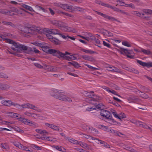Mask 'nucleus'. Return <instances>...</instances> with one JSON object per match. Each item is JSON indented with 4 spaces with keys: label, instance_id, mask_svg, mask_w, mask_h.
<instances>
[{
    "label": "nucleus",
    "instance_id": "obj_46",
    "mask_svg": "<svg viewBox=\"0 0 152 152\" xmlns=\"http://www.w3.org/2000/svg\"><path fill=\"white\" fill-rule=\"evenodd\" d=\"M78 144L83 148L87 147L88 146L87 144L81 142H79Z\"/></svg>",
    "mask_w": 152,
    "mask_h": 152
},
{
    "label": "nucleus",
    "instance_id": "obj_32",
    "mask_svg": "<svg viewBox=\"0 0 152 152\" xmlns=\"http://www.w3.org/2000/svg\"><path fill=\"white\" fill-rule=\"evenodd\" d=\"M8 114H10V115L14 118H19L20 115H18L17 113H14L12 112H8Z\"/></svg>",
    "mask_w": 152,
    "mask_h": 152
},
{
    "label": "nucleus",
    "instance_id": "obj_31",
    "mask_svg": "<svg viewBox=\"0 0 152 152\" xmlns=\"http://www.w3.org/2000/svg\"><path fill=\"white\" fill-rule=\"evenodd\" d=\"M113 69H108V70L110 71H112L114 72H116L119 73H121V70L115 67H113Z\"/></svg>",
    "mask_w": 152,
    "mask_h": 152
},
{
    "label": "nucleus",
    "instance_id": "obj_28",
    "mask_svg": "<svg viewBox=\"0 0 152 152\" xmlns=\"http://www.w3.org/2000/svg\"><path fill=\"white\" fill-rule=\"evenodd\" d=\"M106 18L109 19V20H111V21H115L119 23H121V22L120 21H119L117 19H115L114 17L109 16L107 15Z\"/></svg>",
    "mask_w": 152,
    "mask_h": 152
},
{
    "label": "nucleus",
    "instance_id": "obj_14",
    "mask_svg": "<svg viewBox=\"0 0 152 152\" xmlns=\"http://www.w3.org/2000/svg\"><path fill=\"white\" fill-rule=\"evenodd\" d=\"M26 106L28 108L33 109V110H37L38 111H39V109H37L36 108H37V107L33 105L32 104L29 103H27V104H23V106Z\"/></svg>",
    "mask_w": 152,
    "mask_h": 152
},
{
    "label": "nucleus",
    "instance_id": "obj_52",
    "mask_svg": "<svg viewBox=\"0 0 152 152\" xmlns=\"http://www.w3.org/2000/svg\"><path fill=\"white\" fill-rule=\"evenodd\" d=\"M106 89V90L107 91L109 92H110V93H111L115 95H117L116 92L114 90H112V89L110 90V89L109 88H107Z\"/></svg>",
    "mask_w": 152,
    "mask_h": 152
},
{
    "label": "nucleus",
    "instance_id": "obj_21",
    "mask_svg": "<svg viewBox=\"0 0 152 152\" xmlns=\"http://www.w3.org/2000/svg\"><path fill=\"white\" fill-rule=\"evenodd\" d=\"M110 131L111 133L114 134L116 136H118L119 137H121V136L120 135V134L122 135H125L124 134L122 133H121L118 132L117 131L113 129H110Z\"/></svg>",
    "mask_w": 152,
    "mask_h": 152
},
{
    "label": "nucleus",
    "instance_id": "obj_7",
    "mask_svg": "<svg viewBox=\"0 0 152 152\" xmlns=\"http://www.w3.org/2000/svg\"><path fill=\"white\" fill-rule=\"evenodd\" d=\"M44 31L48 33L51 34H60V31L56 29H49L45 28L44 30Z\"/></svg>",
    "mask_w": 152,
    "mask_h": 152
},
{
    "label": "nucleus",
    "instance_id": "obj_2",
    "mask_svg": "<svg viewBox=\"0 0 152 152\" xmlns=\"http://www.w3.org/2000/svg\"><path fill=\"white\" fill-rule=\"evenodd\" d=\"M100 113V115L104 118V120L107 122L111 124H117V122L113 119L112 115L109 111L103 110H101Z\"/></svg>",
    "mask_w": 152,
    "mask_h": 152
},
{
    "label": "nucleus",
    "instance_id": "obj_51",
    "mask_svg": "<svg viewBox=\"0 0 152 152\" xmlns=\"http://www.w3.org/2000/svg\"><path fill=\"white\" fill-rule=\"evenodd\" d=\"M54 148L58 151H63L64 152H66V151H63L62 150V147L60 146H54Z\"/></svg>",
    "mask_w": 152,
    "mask_h": 152
},
{
    "label": "nucleus",
    "instance_id": "obj_3",
    "mask_svg": "<svg viewBox=\"0 0 152 152\" xmlns=\"http://www.w3.org/2000/svg\"><path fill=\"white\" fill-rule=\"evenodd\" d=\"M21 31L26 34H34L35 31H37L39 33L42 32L41 30L39 27L33 26L30 27H23L22 28Z\"/></svg>",
    "mask_w": 152,
    "mask_h": 152
},
{
    "label": "nucleus",
    "instance_id": "obj_5",
    "mask_svg": "<svg viewBox=\"0 0 152 152\" xmlns=\"http://www.w3.org/2000/svg\"><path fill=\"white\" fill-rule=\"evenodd\" d=\"M132 123L135 124L137 126L140 127H142L144 128L148 129L149 128V126L139 121H138L135 120H132L130 121Z\"/></svg>",
    "mask_w": 152,
    "mask_h": 152
},
{
    "label": "nucleus",
    "instance_id": "obj_29",
    "mask_svg": "<svg viewBox=\"0 0 152 152\" xmlns=\"http://www.w3.org/2000/svg\"><path fill=\"white\" fill-rule=\"evenodd\" d=\"M124 148L131 152H137L135 150L133 149L132 148L129 146H125V147H124Z\"/></svg>",
    "mask_w": 152,
    "mask_h": 152
},
{
    "label": "nucleus",
    "instance_id": "obj_53",
    "mask_svg": "<svg viewBox=\"0 0 152 152\" xmlns=\"http://www.w3.org/2000/svg\"><path fill=\"white\" fill-rule=\"evenodd\" d=\"M45 125L49 127H50L51 129H54L55 130L56 128V126L52 124H50L48 123H46L45 124Z\"/></svg>",
    "mask_w": 152,
    "mask_h": 152
},
{
    "label": "nucleus",
    "instance_id": "obj_20",
    "mask_svg": "<svg viewBox=\"0 0 152 152\" xmlns=\"http://www.w3.org/2000/svg\"><path fill=\"white\" fill-rule=\"evenodd\" d=\"M36 131L37 133H40L43 135H47L48 134V132L45 130H42L39 129H37Z\"/></svg>",
    "mask_w": 152,
    "mask_h": 152
},
{
    "label": "nucleus",
    "instance_id": "obj_43",
    "mask_svg": "<svg viewBox=\"0 0 152 152\" xmlns=\"http://www.w3.org/2000/svg\"><path fill=\"white\" fill-rule=\"evenodd\" d=\"M89 39L90 40H94L96 39L95 37L92 34L89 33L88 34Z\"/></svg>",
    "mask_w": 152,
    "mask_h": 152
},
{
    "label": "nucleus",
    "instance_id": "obj_19",
    "mask_svg": "<svg viewBox=\"0 0 152 152\" xmlns=\"http://www.w3.org/2000/svg\"><path fill=\"white\" fill-rule=\"evenodd\" d=\"M72 5H69L67 4H62L61 8L65 10H71Z\"/></svg>",
    "mask_w": 152,
    "mask_h": 152
},
{
    "label": "nucleus",
    "instance_id": "obj_17",
    "mask_svg": "<svg viewBox=\"0 0 152 152\" xmlns=\"http://www.w3.org/2000/svg\"><path fill=\"white\" fill-rule=\"evenodd\" d=\"M10 87V86L7 84L0 83V89L2 90L8 89Z\"/></svg>",
    "mask_w": 152,
    "mask_h": 152
},
{
    "label": "nucleus",
    "instance_id": "obj_40",
    "mask_svg": "<svg viewBox=\"0 0 152 152\" xmlns=\"http://www.w3.org/2000/svg\"><path fill=\"white\" fill-rule=\"evenodd\" d=\"M32 44L35 45L40 47H43V44L37 41L35 42L32 43Z\"/></svg>",
    "mask_w": 152,
    "mask_h": 152
},
{
    "label": "nucleus",
    "instance_id": "obj_13",
    "mask_svg": "<svg viewBox=\"0 0 152 152\" xmlns=\"http://www.w3.org/2000/svg\"><path fill=\"white\" fill-rule=\"evenodd\" d=\"M76 10H77L82 12H84L85 9L81 8L80 7H77L76 6H72L71 10V11L72 12V11H75Z\"/></svg>",
    "mask_w": 152,
    "mask_h": 152
},
{
    "label": "nucleus",
    "instance_id": "obj_11",
    "mask_svg": "<svg viewBox=\"0 0 152 152\" xmlns=\"http://www.w3.org/2000/svg\"><path fill=\"white\" fill-rule=\"evenodd\" d=\"M64 26H65L63 28H62V29L64 31L69 32H72L73 33H75L76 32V30L75 29L68 27L67 26L66 24Z\"/></svg>",
    "mask_w": 152,
    "mask_h": 152
},
{
    "label": "nucleus",
    "instance_id": "obj_25",
    "mask_svg": "<svg viewBox=\"0 0 152 152\" xmlns=\"http://www.w3.org/2000/svg\"><path fill=\"white\" fill-rule=\"evenodd\" d=\"M11 100H3L1 101V103L4 105L7 106H10Z\"/></svg>",
    "mask_w": 152,
    "mask_h": 152
},
{
    "label": "nucleus",
    "instance_id": "obj_49",
    "mask_svg": "<svg viewBox=\"0 0 152 152\" xmlns=\"http://www.w3.org/2000/svg\"><path fill=\"white\" fill-rule=\"evenodd\" d=\"M28 123V124H27V125H28L30 126H32L33 127H35L36 126L35 123L34 122L30 121L29 120Z\"/></svg>",
    "mask_w": 152,
    "mask_h": 152
},
{
    "label": "nucleus",
    "instance_id": "obj_26",
    "mask_svg": "<svg viewBox=\"0 0 152 152\" xmlns=\"http://www.w3.org/2000/svg\"><path fill=\"white\" fill-rule=\"evenodd\" d=\"M141 52L143 53L144 54L147 55H149L151 54V52L150 50H147L143 48H140Z\"/></svg>",
    "mask_w": 152,
    "mask_h": 152
},
{
    "label": "nucleus",
    "instance_id": "obj_10",
    "mask_svg": "<svg viewBox=\"0 0 152 152\" xmlns=\"http://www.w3.org/2000/svg\"><path fill=\"white\" fill-rule=\"evenodd\" d=\"M137 62L140 65L143 66H146L147 67H152V63H146L142 62L141 61L137 60Z\"/></svg>",
    "mask_w": 152,
    "mask_h": 152
},
{
    "label": "nucleus",
    "instance_id": "obj_30",
    "mask_svg": "<svg viewBox=\"0 0 152 152\" xmlns=\"http://www.w3.org/2000/svg\"><path fill=\"white\" fill-rule=\"evenodd\" d=\"M142 12L147 15H152V10L148 9L143 10Z\"/></svg>",
    "mask_w": 152,
    "mask_h": 152
},
{
    "label": "nucleus",
    "instance_id": "obj_39",
    "mask_svg": "<svg viewBox=\"0 0 152 152\" xmlns=\"http://www.w3.org/2000/svg\"><path fill=\"white\" fill-rule=\"evenodd\" d=\"M129 70L130 72H132L136 74H138L139 73V72L137 70L133 68L129 69Z\"/></svg>",
    "mask_w": 152,
    "mask_h": 152
},
{
    "label": "nucleus",
    "instance_id": "obj_50",
    "mask_svg": "<svg viewBox=\"0 0 152 152\" xmlns=\"http://www.w3.org/2000/svg\"><path fill=\"white\" fill-rule=\"evenodd\" d=\"M53 91L54 93V94L53 95L54 97L55 94L59 95L61 92L60 90L56 89H53Z\"/></svg>",
    "mask_w": 152,
    "mask_h": 152
},
{
    "label": "nucleus",
    "instance_id": "obj_54",
    "mask_svg": "<svg viewBox=\"0 0 152 152\" xmlns=\"http://www.w3.org/2000/svg\"><path fill=\"white\" fill-rule=\"evenodd\" d=\"M58 22V20H52L51 21V22L52 24L57 26Z\"/></svg>",
    "mask_w": 152,
    "mask_h": 152
},
{
    "label": "nucleus",
    "instance_id": "obj_60",
    "mask_svg": "<svg viewBox=\"0 0 152 152\" xmlns=\"http://www.w3.org/2000/svg\"><path fill=\"white\" fill-rule=\"evenodd\" d=\"M132 14L139 17L140 15V12H139L137 11H133L132 12Z\"/></svg>",
    "mask_w": 152,
    "mask_h": 152
},
{
    "label": "nucleus",
    "instance_id": "obj_22",
    "mask_svg": "<svg viewBox=\"0 0 152 152\" xmlns=\"http://www.w3.org/2000/svg\"><path fill=\"white\" fill-rule=\"evenodd\" d=\"M35 10L37 12H39L41 10L44 12H46L44 8L38 5L35 6Z\"/></svg>",
    "mask_w": 152,
    "mask_h": 152
},
{
    "label": "nucleus",
    "instance_id": "obj_38",
    "mask_svg": "<svg viewBox=\"0 0 152 152\" xmlns=\"http://www.w3.org/2000/svg\"><path fill=\"white\" fill-rule=\"evenodd\" d=\"M66 23L62 21H59L58 23L57 26L61 27L63 28V27L65 26V25Z\"/></svg>",
    "mask_w": 152,
    "mask_h": 152
},
{
    "label": "nucleus",
    "instance_id": "obj_35",
    "mask_svg": "<svg viewBox=\"0 0 152 152\" xmlns=\"http://www.w3.org/2000/svg\"><path fill=\"white\" fill-rule=\"evenodd\" d=\"M10 104V106L13 105L14 106H16V107L18 109H20V108L21 107V106L20 105L15 102H14L11 101Z\"/></svg>",
    "mask_w": 152,
    "mask_h": 152
},
{
    "label": "nucleus",
    "instance_id": "obj_47",
    "mask_svg": "<svg viewBox=\"0 0 152 152\" xmlns=\"http://www.w3.org/2000/svg\"><path fill=\"white\" fill-rule=\"evenodd\" d=\"M50 34L47 33V34H46V36L51 41V40H52L54 37H53Z\"/></svg>",
    "mask_w": 152,
    "mask_h": 152
},
{
    "label": "nucleus",
    "instance_id": "obj_27",
    "mask_svg": "<svg viewBox=\"0 0 152 152\" xmlns=\"http://www.w3.org/2000/svg\"><path fill=\"white\" fill-rule=\"evenodd\" d=\"M129 99H131L132 100V102H137L139 100H140V99L138 98L136 96H132L131 97H130L128 98V100L129 101H130Z\"/></svg>",
    "mask_w": 152,
    "mask_h": 152
},
{
    "label": "nucleus",
    "instance_id": "obj_41",
    "mask_svg": "<svg viewBox=\"0 0 152 152\" xmlns=\"http://www.w3.org/2000/svg\"><path fill=\"white\" fill-rule=\"evenodd\" d=\"M82 50L86 53H89L91 54H92L95 53L94 51L88 50L83 49H82Z\"/></svg>",
    "mask_w": 152,
    "mask_h": 152
},
{
    "label": "nucleus",
    "instance_id": "obj_24",
    "mask_svg": "<svg viewBox=\"0 0 152 152\" xmlns=\"http://www.w3.org/2000/svg\"><path fill=\"white\" fill-rule=\"evenodd\" d=\"M22 7H23L26 10H29L31 12H35V11L31 7L29 6H28L26 4H23L22 5Z\"/></svg>",
    "mask_w": 152,
    "mask_h": 152
},
{
    "label": "nucleus",
    "instance_id": "obj_56",
    "mask_svg": "<svg viewBox=\"0 0 152 152\" xmlns=\"http://www.w3.org/2000/svg\"><path fill=\"white\" fill-rule=\"evenodd\" d=\"M69 141L71 143L76 144H78L79 142L77 140L73 139L70 140Z\"/></svg>",
    "mask_w": 152,
    "mask_h": 152
},
{
    "label": "nucleus",
    "instance_id": "obj_9",
    "mask_svg": "<svg viewBox=\"0 0 152 152\" xmlns=\"http://www.w3.org/2000/svg\"><path fill=\"white\" fill-rule=\"evenodd\" d=\"M48 52L50 54H53L54 56H56L58 58L60 57L61 54L60 53H61L59 50L52 49H49Z\"/></svg>",
    "mask_w": 152,
    "mask_h": 152
},
{
    "label": "nucleus",
    "instance_id": "obj_36",
    "mask_svg": "<svg viewBox=\"0 0 152 152\" xmlns=\"http://www.w3.org/2000/svg\"><path fill=\"white\" fill-rule=\"evenodd\" d=\"M102 6H104L105 7H107L108 8H111V9H113L114 8L111 5L108 4H107L106 3H105L103 2H102Z\"/></svg>",
    "mask_w": 152,
    "mask_h": 152
},
{
    "label": "nucleus",
    "instance_id": "obj_42",
    "mask_svg": "<svg viewBox=\"0 0 152 152\" xmlns=\"http://www.w3.org/2000/svg\"><path fill=\"white\" fill-rule=\"evenodd\" d=\"M8 12V10L6 9H1L0 10V13L3 14L7 15Z\"/></svg>",
    "mask_w": 152,
    "mask_h": 152
},
{
    "label": "nucleus",
    "instance_id": "obj_33",
    "mask_svg": "<svg viewBox=\"0 0 152 152\" xmlns=\"http://www.w3.org/2000/svg\"><path fill=\"white\" fill-rule=\"evenodd\" d=\"M118 118L121 121V118H126V115L125 114L123 113H121L120 114H118Z\"/></svg>",
    "mask_w": 152,
    "mask_h": 152
},
{
    "label": "nucleus",
    "instance_id": "obj_55",
    "mask_svg": "<svg viewBox=\"0 0 152 152\" xmlns=\"http://www.w3.org/2000/svg\"><path fill=\"white\" fill-rule=\"evenodd\" d=\"M120 50H122V51H123L124 52V53H128V54H130V53L129 52V50L127 49H124V48H120Z\"/></svg>",
    "mask_w": 152,
    "mask_h": 152
},
{
    "label": "nucleus",
    "instance_id": "obj_61",
    "mask_svg": "<svg viewBox=\"0 0 152 152\" xmlns=\"http://www.w3.org/2000/svg\"><path fill=\"white\" fill-rule=\"evenodd\" d=\"M34 65L37 67L41 69V68H43V66H42L41 65H40V64L38 63H35L34 64Z\"/></svg>",
    "mask_w": 152,
    "mask_h": 152
},
{
    "label": "nucleus",
    "instance_id": "obj_23",
    "mask_svg": "<svg viewBox=\"0 0 152 152\" xmlns=\"http://www.w3.org/2000/svg\"><path fill=\"white\" fill-rule=\"evenodd\" d=\"M2 39H3V40H4L7 42L11 44H12V46H13L14 47V44L17 43L15 42L13 40H12L10 39L3 38Z\"/></svg>",
    "mask_w": 152,
    "mask_h": 152
},
{
    "label": "nucleus",
    "instance_id": "obj_1",
    "mask_svg": "<svg viewBox=\"0 0 152 152\" xmlns=\"http://www.w3.org/2000/svg\"><path fill=\"white\" fill-rule=\"evenodd\" d=\"M14 47L12 46L11 48L13 50L16 51L18 53H21L23 50L25 51V53L31 54L33 52L31 48H28V47L23 45L20 44L18 43L14 44Z\"/></svg>",
    "mask_w": 152,
    "mask_h": 152
},
{
    "label": "nucleus",
    "instance_id": "obj_18",
    "mask_svg": "<svg viewBox=\"0 0 152 152\" xmlns=\"http://www.w3.org/2000/svg\"><path fill=\"white\" fill-rule=\"evenodd\" d=\"M17 119L19 121L26 125L27 124H28V122L29 120L26 118L21 117V115H19V118H17Z\"/></svg>",
    "mask_w": 152,
    "mask_h": 152
},
{
    "label": "nucleus",
    "instance_id": "obj_45",
    "mask_svg": "<svg viewBox=\"0 0 152 152\" xmlns=\"http://www.w3.org/2000/svg\"><path fill=\"white\" fill-rule=\"evenodd\" d=\"M13 144L14 145L18 147L19 149L20 148H21V146H22V144H20L19 142H13Z\"/></svg>",
    "mask_w": 152,
    "mask_h": 152
},
{
    "label": "nucleus",
    "instance_id": "obj_37",
    "mask_svg": "<svg viewBox=\"0 0 152 152\" xmlns=\"http://www.w3.org/2000/svg\"><path fill=\"white\" fill-rule=\"evenodd\" d=\"M11 10L13 12H15L18 14H21V13L19 10L15 7H13L11 8Z\"/></svg>",
    "mask_w": 152,
    "mask_h": 152
},
{
    "label": "nucleus",
    "instance_id": "obj_63",
    "mask_svg": "<svg viewBox=\"0 0 152 152\" xmlns=\"http://www.w3.org/2000/svg\"><path fill=\"white\" fill-rule=\"evenodd\" d=\"M73 65L75 68H78L80 67L79 64L76 62L73 61Z\"/></svg>",
    "mask_w": 152,
    "mask_h": 152
},
{
    "label": "nucleus",
    "instance_id": "obj_58",
    "mask_svg": "<svg viewBox=\"0 0 152 152\" xmlns=\"http://www.w3.org/2000/svg\"><path fill=\"white\" fill-rule=\"evenodd\" d=\"M0 77L7 78L8 77L7 75L4 74V73L2 72H0Z\"/></svg>",
    "mask_w": 152,
    "mask_h": 152
},
{
    "label": "nucleus",
    "instance_id": "obj_64",
    "mask_svg": "<svg viewBox=\"0 0 152 152\" xmlns=\"http://www.w3.org/2000/svg\"><path fill=\"white\" fill-rule=\"evenodd\" d=\"M122 44L123 45L128 47H130L131 46L128 43V42L126 41L122 42Z\"/></svg>",
    "mask_w": 152,
    "mask_h": 152
},
{
    "label": "nucleus",
    "instance_id": "obj_12",
    "mask_svg": "<svg viewBox=\"0 0 152 152\" xmlns=\"http://www.w3.org/2000/svg\"><path fill=\"white\" fill-rule=\"evenodd\" d=\"M43 69L48 71L52 72H56L57 71L56 68H54L53 66L47 65L46 64L43 65Z\"/></svg>",
    "mask_w": 152,
    "mask_h": 152
},
{
    "label": "nucleus",
    "instance_id": "obj_8",
    "mask_svg": "<svg viewBox=\"0 0 152 152\" xmlns=\"http://www.w3.org/2000/svg\"><path fill=\"white\" fill-rule=\"evenodd\" d=\"M104 105L103 104H99L97 105L92 107H88L86 110L88 111H91L94 109H99L101 110H104Z\"/></svg>",
    "mask_w": 152,
    "mask_h": 152
},
{
    "label": "nucleus",
    "instance_id": "obj_62",
    "mask_svg": "<svg viewBox=\"0 0 152 152\" xmlns=\"http://www.w3.org/2000/svg\"><path fill=\"white\" fill-rule=\"evenodd\" d=\"M46 139L48 140V141H55L56 140L55 138L49 137H47Z\"/></svg>",
    "mask_w": 152,
    "mask_h": 152
},
{
    "label": "nucleus",
    "instance_id": "obj_15",
    "mask_svg": "<svg viewBox=\"0 0 152 152\" xmlns=\"http://www.w3.org/2000/svg\"><path fill=\"white\" fill-rule=\"evenodd\" d=\"M81 57L83 58V59L90 61H95L94 58L91 56H82Z\"/></svg>",
    "mask_w": 152,
    "mask_h": 152
},
{
    "label": "nucleus",
    "instance_id": "obj_4",
    "mask_svg": "<svg viewBox=\"0 0 152 152\" xmlns=\"http://www.w3.org/2000/svg\"><path fill=\"white\" fill-rule=\"evenodd\" d=\"M54 97L56 99L63 101H68L69 102H72L71 99L66 97L65 94L63 92H61L59 95L55 94L54 96Z\"/></svg>",
    "mask_w": 152,
    "mask_h": 152
},
{
    "label": "nucleus",
    "instance_id": "obj_57",
    "mask_svg": "<svg viewBox=\"0 0 152 152\" xmlns=\"http://www.w3.org/2000/svg\"><path fill=\"white\" fill-rule=\"evenodd\" d=\"M140 96L142 98L145 99H147L149 98L148 96L145 93H142L140 95Z\"/></svg>",
    "mask_w": 152,
    "mask_h": 152
},
{
    "label": "nucleus",
    "instance_id": "obj_34",
    "mask_svg": "<svg viewBox=\"0 0 152 152\" xmlns=\"http://www.w3.org/2000/svg\"><path fill=\"white\" fill-rule=\"evenodd\" d=\"M51 41L56 45H59L61 43V41L59 40L54 37Z\"/></svg>",
    "mask_w": 152,
    "mask_h": 152
},
{
    "label": "nucleus",
    "instance_id": "obj_44",
    "mask_svg": "<svg viewBox=\"0 0 152 152\" xmlns=\"http://www.w3.org/2000/svg\"><path fill=\"white\" fill-rule=\"evenodd\" d=\"M42 48V50L46 52H48L49 50V48L47 46H45L44 45H43V47H41Z\"/></svg>",
    "mask_w": 152,
    "mask_h": 152
},
{
    "label": "nucleus",
    "instance_id": "obj_48",
    "mask_svg": "<svg viewBox=\"0 0 152 152\" xmlns=\"http://www.w3.org/2000/svg\"><path fill=\"white\" fill-rule=\"evenodd\" d=\"M95 12L97 14L103 17L104 18H106V17L107 16V15H106L105 14H103L102 13H101V12H98L97 11H95Z\"/></svg>",
    "mask_w": 152,
    "mask_h": 152
},
{
    "label": "nucleus",
    "instance_id": "obj_6",
    "mask_svg": "<svg viewBox=\"0 0 152 152\" xmlns=\"http://www.w3.org/2000/svg\"><path fill=\"white\" fill-rule=\"evenodd\" d=\"M60 53L61 54L60 57H59V58H63L64 59L68 60V61H69L75 60L76 59V58L73 55H70V56H73V58H70V57L66 56L65 54H64L62 52Z\"/></svg>",
    "mask_w": 152,
    "mask_h": 152
},
{
    "label": "nucleus",
    "instance_id": "obj_16",
    "mask_svg": "<svg viewBox=\"0 0 152 152\" xmlns=\"http://www.w3.org/2000/svg\"><path fill=\"white\" fill-rule=\"evenodd\" d=\"M2 23L4 25L9 26L13 28L15 27V25L12 23L10 22H8L2 20L1 21Z\"/></svg>",
    "mask_w": 152,
    "mask_h": 152
},
{
    "label": "nucleus",
    "instance_id": "obj_59",
    "mask_svg": "<svg viewBox=\"0 0 152 152\" xmlns=\"http://www.w3.org/2000/svg\"><path fill=\"white\" fill-rule=\"evenodd\" d=\"M84 18L86 19L91 20L93 19L92 17L88 15H86L84 16Z\"/></svg>",
    "mask_w": 152,
    "mask_h": 152
}]
</instances>
